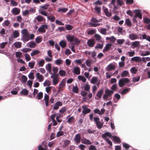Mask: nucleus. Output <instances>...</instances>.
I'll return each instance as SVG.
<instances>
[{"label":"nucleus","instance_id":"nucleus-3","mask_svg":"<svg viewBox=\"0 0 150 150\" xmlns=\"http://www.w3.org/2000/svg\"><path fill=\"white\" fill-rule=\"evenodd\" d=\"M65 37L67 41L70 42L74 41L75 44H76L79 43L80 42V41L74 35L68 34L65 36Z\"/></svg>","mask_w":150,"mask_h":150},{"label":"nucleus","instance_id":"nucleus-14","mask_svg":"<svg viewBox=\"0 0 150 150\" xmlns=\"http://www.w3.org/2000/svg\"><path fill=\"white\" fill-rule=\"evenodd\" d=\"M81 139V137L79 134H77L75 136L74 140L76 143L78 144L80 143Z\"/></svg>","mask_w":150,"mask_h":150},{"label":"nucleus","instance_id":"nucleus-42","mask_svg":"<svg viewBox=\"0 0 150 150\" xmlns=\"http://www.w3.org/2000/svg\"><path fill=\"white\" fill-rule=\"evenodd\" d=\"M125 23L129 27H131L132 26V23L130 20L128 19H127L125 21Z\"/></svg>","mask_w":150,"mask_h":150},{"label":"nucleus","instance_id":"nucleus-16","mask_svg":"<svg viewBox=\"0 0 150 150\" xmlns=\"http://www.w3.org/2000/svg\"><path fill=\"white\" fill-rule=\"evenodd\" d=\"M81 142L82 144L86 145H91L92 144V142L89 140L84 138L81 140Z\"/></svg>","mask_w":150,"mask_h":150},{"label":"nucleus","instance_id":"nucleus-52","mask_svg":"<svg viewBox=\"0 0 150 150\" xmlns=\"http://www.w3.org/2000/svg\"><path fill=\"white\" fill-rule=\"evenodd\" d=\"M10 23V22L8 20H6L4 21L2 25H5L7 26H10L9 25Z\"/></svg>","mask_w":150,"mask_h":150},{"label":"nucleus","instance_id":"nucleus-9","mask_svg":"<svg viewBox=\"0 0 150 150\" xmlns=\"http://www.w3.org/2000/svg\"><path fill=\"white\" fill-rule=\"evenodd\" d=\"M134 12H135L134 17L135 18L138 17L139 18L142 19V15L141 14V11L140 10H135L133 11Z\"/></svg>","mask_w":150,"mask_h":150},{"label":"nucleus","instance_id":"nucleus-36","mask_svg":"<svg viewBox=\"0 0 150 150\" xmlns=\"http://www.w3.org/2000/svg\"><path fill=\"white\" fill-rule=\"evenodd\" d=\"M98 81V78L97 77L93 76L91 78V83L95 84Z\"/></svg>","mask_w":150,"mask_h":150},{"label":"nucleus","instance_id":"nucleus-41","mask_svg":"<svg viewBox=\"0 0 150 150\" xmlns=\"http://www.w3.org/2000/svg\"><path fill=\"white\" fill-rule=\"evenodd\" d=\"M53 83L54 85H56L59 82V78H53Z\"/></svg>","mask_w":150,"mask_h":150},{"label":"nucleus","instance_id":"nucleus-12","mask_svg":"<svg viewBox=\"0 0 150 150\" xmlns=\"http://www.w3.org/2000/svg\"><path fill=\"white\" fill-rule=\"evenodd\" d=\"M73 71L72 72L73 74H75L76 75H79L80 73V67H74Z\"/></svg>","mask_w":150,"mask_h":150},{"label":"nucleus","instance_id":"nucleus-44","mask_svg":"<svg viewBox=\"0 0 150 150\" xmlns=\"http://www.w3.org/2000/svg\"><path fill=\"white\" fill-rule=\"evenodd\" d=\"M130 88H126L125 89H124L122 91L121 94L122 95L123 94H125L126 93H127L130 90Z\"/></svg>","mask_w":150,"mask_h":150},{"label":"nucleus","instance_id":"nucleus-24","mask_svg":"<svg viewBox=\"0 0 150 150\" xmlns=\"http://www.w3.org/2000/svg\"><path fill=\"white\" fill-rule=\"evenodd\" d=\"M122 146L123 147L127 150H128L130 148L131 150L132 149V147L127 143H123Z\"/></svg>","mask_w":150,"mask_h":150},{"label":"nucleus","instance_id":"nucleus-2","mask_svg":"<svg viewBox=\"0 0 150 150\" xmlns=\"http://www.w3.org/2000/svg\"><path fill=\"white\" fill-rule=\"evenodd\" d=\"M100 19H97L96 18L93 17L90 20L91 22H88V25L90 27H96L101 25L100 23H98L100 21Z\"/></svg>","mask_w":150,"mask_h":150},{"label":"nucleus","instance_id":"nucleus-64","mask_svg":"<svg viewBox=\"0 0 150 150\" xmlns=\"http://www.w3.org/2000/svg\"><path fill=\"white\" fill-rule=\"evenodd\" d=\"M106 31L107 30L105 28H102L100 30V33L103 35H106Z\"/></svg>","mask_w":150,"mask_h":150},{"label":"nucleus","instance_id":"nucleus-60","mask_svg":"<svg viewBox=\"0 0 150 150\" xmlns=\"http://www.w3.org/2000/svg\"><path fill=\"white\" fill-rule=\"evenodd\" d=\"M66 25V28L67 30H71L73 28V26L70 25Z\"/></svg>","mask_w":150,"mask_h":150},{"label":"nucleus","instance_id":"nucleus-59","mask_svg":"<svg viewBox=\"0 0 150 150\" xmlns=\"http://www.w3.org/2000/svg\"><path fill=\"white\" fill-rule=\"evenodd\" d=\"M21 51L23 52L26 53L28 52L29 51H30L31 50V49L27 48H23L21 50Z\"/></svg>","mask_w":150,"mask_h":150},{"label":"nucleus","instance_id":"nucleus-25","mask_svg":"<svg viewBox=\"0 0 150 150\" xmlns=\"http://www.w3.org/2000/svg\"><path fill=\"white\" fill-rule=\"evenodd\" d=\"M114 92L113 91H112L108 89H106L105 91V93L109 97Z\"/></svg>","mask_w":150,"mask_h":150},{"label":"nucleus","instance_id":"nucleus-53","mask_svg":"<svg viewBox=\"0 0 150 150\" xmlns=\"http://www.w3.org/2000/svg\"><path fill=\"white\" fill-rule=\"evenodd\" d=\"M117 3L118 5L120 6H122L124 4L122 0H117Z\"/></svg>","mask_w":150,"mask_h":150},{"label":"nucleus","instance_id":"nucleus-15","mask_svg":"<svg viewBox=\"0 0 150 150\" xmlns=\"http://www.w3.org/2000/svg\"><path fill=\"white\" fill-rule=\"evenodd\" d=\"M20 11V9L17 8H13L11 11L13 14L14 15H17L19 14Z\"/></svg>","mask_w":150,"mask_h":150},{"label":"nucleus","instance_id":"nucleus-54","mask_svg":"<svg viewBox=\"0 0 150 150\" xmlns=\"http://www.w3.org/2000/svg\"><path fill=\"white\" fill-rule=\"evenodd\" d=\"M35 18H36L38 21L39 22L43 20V17L40 15L37 16V17H35Z\"/></svg>","mask_w":150,"mask_h":150},{"label":"nucleus","instance_id":"nucleus-34","mask_svg":"<svg viewBox=\"0 0 150 150\" xmlns=\"http://www.w3.org/2000/svg\"><path fill=\"white\" fill-rule=\"evenodd\" d=\"M78 78L79 80L82 81L83 82H85L86 81V79L83 76H78Z\"/></svg>","mask_w":150,"mask_h":150},{"label":"nucleus","instance_id":"nucleus-22","mask_svg":"<svg viewBox=\"0 0 150 150\" xmlns=\"http://www.w3.org/2000/svg\"><path fill=\"white\" fill-rule=\"evenodd\" d=\"M45 69L49 73L51 74H52L51 73V64H48L46 65Z\"/></svg>","mask_w":150,"mask_h":150},{"label":"nucleus","instance_id":"nucleus-37","mask_svg":"<svg viewBox=\"0 0 150 150\" xmlns=\"http://www.w3.org/2000/svg\"><path fill=\"white\" fill-rule=\"evenodd\" d=\"M125 40L123 39H118L117 40V44L119 45H122L125 42Z\"/></svg>","mask_w":150,"mask_h":150},{"label":"nucleus","instance_id":"nucleus-10","mask_svg":"<svg viewBox=\"0 0 150 150\" xmlns=\"http://www.w3.org/2000/svg\"><path fill=\"white\" fill-rule=\"evenodd\" d=\"M95 44V41L93 39H90L87 42V44L88 46L92 47H94Z\"/></svg>","mask_w":150,"mask_h":150},{"label":"nucleus","instance_id":"nucleus-18","mask_svg":"<svg viewBox=\"0 0 150 150\" xmlns=\"http://www.w3.org/2000/svg\"><path fill=\"white\" fill-rule=\"evenodd\" d=\"M140 42L139 41H135L131 43V47L133 48H134L139 46Z\"/></svg>","mask_w":150,"mask_h":150},{"label":"nucleus","instance_id":"nucleus-51","mask_svg":"<svg viewBox=\"0 0 150 150\" xmlns=\"http://www.w3.org/2000/svg\"><path fill=\"white\" fill-rule=\"evenodd\" d=\"M74 117L73 116H71V117L70 118H69L67 120V122H68L69 123L71 124L74 121Z\"/></svg>","mask_w":150,"mask_h":150},{"label":"nucleus","instance_id":"nucleus-23","mask_svg":"<svg viewBox=\"0 0 150 150\" xmlns=\"http://www.w3.org/2000/svg\"><path fill=\"white\" fill-rule=\"evenodd\" d=\"M103 11L106 16L107 17H109L111 16L112 13L111 12H109L108 8H104Z\"/></svg>","mask_w":150,"mask_h":150},{"label":"nucleus","instance_id":"nucleus-7","mask_svg":"<svg viewBox=\"0 0 150 150\" xmlns=\"http://www.w3.org/2000/svg\"><path fill=\"white\" fill-rule=\"evenodd\" d=\"M82 108L83 109L82 111V113L84 115H85L86 114L90 112L91 110L89 108H88L87 105H83Z\"/></svg>","mask_w":150,"mask_h":150},{"label":"nucleus","instance_id":"nucleus-57","mask_svg":"<svg viewBox=\"0 0 150 150\" xmlns=\"http://www.w3.org/2000/svg\"><path fill=\"white\" fill-rule=\"evenodd\" d=\"M27 77L26 76L23 75L21 79V81L23 83H25L27 81Z\"/></svg>","mask_w":150,"mask_h":150},{"label":"nucleus","instance_id":"nucleus-39","mask_svg":"<svg viewBox=\"0 0 150 150\" xmlns=\"http://www.w3.org/2000/svg\"><path fill=\"white\" fill-rule=\"evenodd\" d=\"M59 45L62 48H64L66 47V42L63 40H61L59 42Z\"/></svg>","mask_w":150,"mask_h":150},{"label":"nucleus","instance_id":"nucleus-35","mask_svg":"<svg viewBox=\"0 0 150 150\" xmlns=\"http://www.w3.org/2000/svg\"><path fill=\"white\" fill-rule=\"evenodd\" d=\"M131 73L132 74H136L137 71V69L134 67H133L130 69Z\"/></svg>","mask_w":150,"mask_h":150},{"label":"nucleus","instance_id":"nucleus-33","mask_svg":"<svg viewBox=\"0 0 150 150\" xmlns=\"http://www.w3.org/2000/svg\"><path fill=\"white\" fill-rule=\"evenodd\" d=\"M112 138H113L114 140L116 142L120 143L121 142L120 138L116 136H113L112 137Z\"/></svg>","mask_w":150,"mask_h":150},{"label":"nucleus","instance_id":"nucleus-21","mask_svg":"<svg viewBox=\"0 0 150 150\" xmlns=\"http://www.w3.org/2000/svg\"><path fill=\"white\" fill-rule=\"evenodd\" d=\"M115 67L114 65L110 64L106 67V70L107 71H110L114 69Z\"/></svg>","mask_w":150,"mask_h":150},{"label":"nucleus","instance_id":"nucleus-55","mask_svg":"<svg viewBox=\"0 0 150 150\" xmlns=\"http://www.w3.org/2000/svg\"><path fill=\"white\" fill-rule=\"evenodd\" d=\"M103 47V44H97L96 46L95 47V48L96 49H102Z\"/></svg>","mask_w":150,"mask_h":150},{"label":"nucleus","instance_id":"nucleus-4","mask_svg":"<svg viewBox=\"0 0 150 150\" xmlns=\"http://www.w3.org/2000/svg\"><path fill=\"white\" fill-rule=\"evenodd\" d=\"M129 79L127 78H122L120 79L118 82V85L120 87H122L128 83Z\"/></svg>","mask_w":150,"mask_h":150},{"label":"nucleus","instance_id":"nucleus-58","mask_svg":"<svg viewBox=\"0 0 150 150\" xmlns=\"http://www.w3.org/2000/svg\"><path fill=\"white\" fill-rule=\"evenodd\" d=\"M7 44L8 42H3L0 43V47L1 49L4 48Z\"/></svg>","mask_w":150,"mask_h":150},{"label":"nucleus","instance_id":"nucleus-46","mask_svg":"<svg viewBox=\"0 0 150 150\" xmlns=\"http://www.w3.org/2000/svg\"><path fill=\"white\" fill-rule=\"evenodd\" d=\"M140 77L139 76L134 77L132 79V81L134 82H137L139 81Z\"/></svg>","mask_w":150,"mask_h":150},{"label":"nucleus","instance_id":"nucleus-20","mask_svg":"<svg viewBox=\"0 0 150 150\" xmlns=\"http://www.w3.org/2000/svg\"><path fill=\"white\" fill-rule=\"evenodd\" d=\"M62 103L60 101H57L55 104L54 107L53 109L54 110H57L59 106H61L62 105Z\"/></svg>","mask_w":150,"mask_h":150},{"label":"nucleus","instance_id":"nucleus-56","mask_svg":"<svg viewBox=\"0 0 150 150\" xmlns=\"http://www.w3.org/2000/svg\"><path fill=\"white\" fill-rule=\"evenodd\" d=\"M94 9L97 13H100L101 12V8L100 7L95 6Z\"/></svg>","mask_w":150,"mask_h":150},{"label":"nucleus","instance_id":"nucleus-50","mask_svg":"<svg viewBox=\"0 0 150 150\" xmlns=\"http://www.w3.org/2000/svg\"><path fill=\"white\" fill-rule=\"evenodd\" d=\"M47 18L48 20L53 22L55 21V18L54 16H48L47 17Z\"/></svg>","mask_w":150,"mask_h":150},{"label":"nucleus","instance_id":"nucleus-8","mask_svg":"<svg viewBox=\"0 0 150 150\" xmlns=\"http://www.w3.org/2000/svg\"><path fill=\"white\" fill-rule=\"evenodd\" d=\"M103 93V89H100L98 91V93L96 94V96L97 97H95V99L96 100H99L100 98H101Z\"/></svg>","mask_w":150,"mask_h":150},{"label":"nucleus","instance_id":"nucleus-30","mask_svg":"<svg viewBox=\"0 0 150 150\" xmlns=\"http://www.w3.org/2000/svg\"><path fill=\"white\" fill-rule=\"evenodd\" d=\"M129 72L127 70H124L123 71L121 74V76L122 77H126L129 75Z\"/></svg>","mask_w":150,"mask_h":150},{"label":"nucleus","instance_id":"nucleus-31","mask_svg":"<svg viewBox=\"0 0 150 150\" xmlns=\"http://www.w3.org/2000/svg\"><path fill=\"white\" fill-rule=\"evenodd\" d=\"M43 96V93L41 92H40L38 93L37 95L36 96L35 98L38 100H40L42 98Z\"/></svg>","mask_w":150,"mask_h":150},{"label":"nucleus","instance_id":"nucleus-49","mask_svg":"<svg viewBox=\"0 0 150 150\" xmlns=\"http://www.w3.org/2000/svg\"><path fill=\"white\" fill-rule=\"evenodd\" d=\"M92 60H87L85 62V63L86 66L88 67H91V62Z\"/></svg>","mask_w":150,"mask_h":150},{"label":"nucleus","instance_id":"nucleus-29","mask_svg":"<svg viewBox=\"0 0 150 150\" xmlns=\"http://www.w3.org/2000/svg\"><path fill=\"white\" fill-rule=\"evenodd\" d=\"M13 45L16 48H20L21 47V43L19 42H16L13 44Z\"/></svg>","mask_w":150,"mask_h":150},{"label":"nucleus","instance_id":"nucleus-17","mask_svg":"<svg viewBox=\"0 0 150 150\" xmlns=\"http://www.w3.org/2000/svg\"><path fill=\"white\" fill-rule=\"evenodd\" d=\"M132 61H134L136 62H140L142 61V58L139 57H134L131 59Z\"/></svg>","mask_w":150,"mask_h":150},{"label":"nucleus","instance_id":"nucleus-13","mask_svg":"<svg viewBox=\"0 0 150 150\" xmlns=\"http://www.w3.org/2000/svg\"><path fill=\"white\" fill-rule=\"evenodd\" d=\"M36 76L37 79L38 80V81L40 82H41L44 80V77L39 73H37L36 74Z\"/></svg>","mask_w":150,"mask_h":150},{"label":"nucleus","instance_id":"nucleus-11","mask_svg":"<svg viewBox=\"0 0 150 150\" xmlns=\"http://www.w3.org/2000/svg\"><path fill=\"white\" fill-rule=\"evenodd\" d=\"M129 38L131 40H133L138 39V37L137 34L132 33L129 35Z\"/></svg>","mask_w":150,"mask_h":150},{"label":"nucleus","instance_id":"nucleus-1","mask_svg":"<svg viewBox=\"0 0 150 150\" xmlns=\"http://www.w3.org/2000/svg\"><path fill=\"white\" fill-rule=\"evenodd\" d=\"M21 33L22 34L21 40L24 43L28 41L29 39V33L28 30L25 29H23L22 30Z\"/></svg>","mask_w":150,"mask_h":150},{"label":"nucleus","instance_id":"nucleus-45","mask_svg":"<svg viewBox=\"0 0 150 150\" xmlns=\"http://www.w3.org/2000/svg\"><path fill=\"white\" fill-rule=\"evenodd\" d=\"M94 37L95 38L96 40L97 41H99L101 38V36L97 34H95Z\"/></svg>","mask_w":150,"mask_h":150},{"label":"nucleus","instance_id":"nucleus-19","mask_svg":"<svg viewBox=\"0 0 150 150\" xmlns=\"http://www.w3.org/2000/svg\"><path fill=\"white\" fill-rule=\"evenodd\" d=\"M112 136L110 133L109 132H106L102 134V137L103 138L105 139V138H106L107 137H108L111 138H112Z\"/></svg>","mask_w":150,"mask_h":150},{"label":"nucleus","instance_id":"nucleus-62","mask_svg":"<svg viewBox=\"0 0 150 150\" xmlns=\"http://www.w3.org/2000/svg\"><path fill=\"white\" fill-rule=\"evenodd\" d=\"M50 84V82L49 81L46 80L43 83V85L44 86H48Z\"/></svg>","mask_w":150,"mask_h":150},{"label":"nucleus","instance_id":"nucleus-43","mask_svg":"<svg viewBox=\"0 0 150 150\" xmlns=\"http://www.w3.org/2000/svg\"><path fill=\"white\" fill-rule=\"evenodd\" d=\"M14 38H17L19 35V33L18 30H15L13 33Z\"/></svg>","mask_w":150,"mask_h":150},{"label":"nucleus","instance_id":"nucleus-26","mask_svg":"<svg viewBox=\"0 0 150 150\" xmlns=\"http://www.w3.org/2000/svg\"><path fill=\"white\" fill-rule=\"evenodd\" d=\"M106 39L110 40L112 43H114L116 41V39L114 36H112L110 37H106Z\"/></svg>","mask_w":150,"mask_h":150},{"label":"nucleus","instance_id":"nucleus-27","mask_svg":"<svg viewBox=\"0 0 150 150\" xmlns=\"http://www.w3.org/2000/svg\"><path fill=\"white\" fill-rule=\"evenodd\" d=\"M111 45H112L111 44H106L105 47L103 50V52H105L108 50L109 49H110Z\"/></svg>","mask_w":150,"mask_h":150},{"label":"nucleus","instance_id":"nucleus-6","mask_svg":"<svg viewBox=\"0 0 150 150\" xmlns=\"http://www.w3.org/2000/svg\"><path fill=\"white\" fill-rule=\"evenodd\" d=\"M47 25H42L39 28L38 31L41 33H45L46 32L45 29H47Z\"/></svg>","mask_w":150,"mask_h":150},{"label":"nucleus","instance_id":"nucleus-47","mask_svg":"<svg viewBox=\"0 0 150 150\" xmlns=\"http://www.w3.org/2000/svg\"><path fill=\"white\" fill-rule=\"evenodd\" d=\"M39 52V51L38 50H34L30 53V55L31 56H33L38 54Z\"/></svg>","mask_w":150,"mask_h":150},{"label":"nucleus","instance_id":"nucleus-61","mask_svg":"<svg viewBox=\"0 0 150 150\" xmlns=\"http://www.w3.org/2000/svg\"><path fill=\"white\" fill-rule=\"evenodd\" d=\"M42 41V38L39 36L37 37L35 40V41L38 43H40Z\"/></svg>","mask_w":150,"mask_h":150},{"label":"nucleus","instance_id":"nucleus-32","mask_svg":"<svg viewBox=\"0 0 150 150\" xmlns=\"http://www.w3.org/2000/svg\"><path fill=\"white\" fill-rule=\"evenodd\" d=\"M63 61L61 58H59L55 61L54 63L57 65H59L62 64Z\"/></svg>","mask_w":150,"mask_h":150},{"label":"nucleus","instance_id":"nucleus-38","mask_svg":"<svg viewBox=\"0 0 150 150\" xmlns=\"http://www.w3.org/2000/svg\"><path fill=\"white\" fill-rule=\"evenodd\" d=\"M65 86V83L62 80L59 85V90H61L62 88Z\"/></svg>","mask_w":150,"mask_h":150},{"label":"nucleus","instance_id":"nucleus-63","mask_svg":"<svg viewBox=\"0 0 150 150\" xmlns=\"http://www.w3.org/2000/svg\"><path fill=\"white\" fill-rule=\"evenodd\" d=\"M96 31L94 29H92L90 30H89L88 31V34L89 35H92L93 34H94L95 33Z\"/></svg>","mask_w":150,"mask_h":150},{"label":"nucleus","instance_id":"nucleus-5","mask_svg":"<svg viewBox=\"0 0 150 150\" xmlns=\"http://www.w3.org/2000/svg\"><path fill=\"white\" fill-rule=\"evenodd\" d=\"M94 121L96 124V127L98 129H100L102 128L103 124L99 121V118L98 117H94Z\"/></svg>","mask_w":150,"mask_h":150},{"label":"nucleus","instance_id":"nucleus-48","mask_svg":"<svg viewBox=\"0 0 150 150\" xmlns=\"http://www.w3.org/2000/svg\"><path fill=\"white\" fill-rule=\"evenodd\" d=\"M28 93V91L25 88L23 89L21 92V93L23 95H26Z\"/></svg>","mask_w":150,"mask_h":150},{"label":"nucleus","instance_id":"nucleus-28","mask_svg":"<svg viewBox=\"0 0 150 150\" xmlns=\"http://www.w3.org/2000/svg\"><path fill=\"white\" fill-rule=\"evenodd\" d=\"M28 44V46L31 48H34L36 46L35 42L33 41L27 43V45Z\"/></svg>","mask_w":150,"mask_h":150},{"label":"nucleus","instance_id":"nucleus-40","mask_svg":"<svg viewBox=\"0 0 150 150\" xmlns=\"http://www.w3.org/2000/svg\"><path fill=\"white\" fill-rule=\"evenodd\" d=\"M59 74L62 77L65 76L66 72L64 70H61L59 71Z\"/></svg>","mask_w":150,"mask_h":150}]
</instances>
